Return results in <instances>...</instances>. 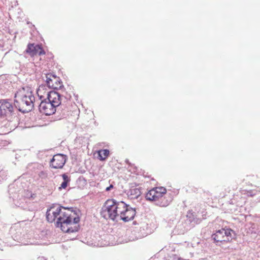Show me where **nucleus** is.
Masks as SVG:
<instances>
[{"label": "nucleus", "mask_w": 260, "mask_h": 260, "mask_svg": "<svg viewBox=\"0 0 260 260\" xmlns=\"http://www.w3.org/2000/svg\"><path fill=\"white\" fill-rule=\"evenodd\" d=\"M14 101L19 111L26 113L30 111L34 107L35 98L30 88L26 87L16 92Z\"/></svg>", "instance_id": "nucleus-1"}, {"label": "nucleus", "mask_w": 260, "mask_h": 260, "mask_svg": "<svg viewBox=\"0 0 260 260\" xmlns=\"http://www.w3.org/2000/svg\"><path fill=\"white\" fill-rule=\"evenodd\" d=\"M167 193L166 188L159 186L155 187L148 190L145 194L146 200L151 202H158L157 205L160 207L168 206L171 200L166 199L164 196Z\"/></svg>", "instance_id": "nucleus-2"}, {"label": "nucleus", "mask_w": 260, "mask_h": 260, "mask_svg": "<svg viewBox=\"0 0 260 260\" xmlns=\"http://www.w3.org/2000/svg\"><path fill=\"white\" fill-rule=\"evenodd\" d=\"M121 202H116L113 199H109L104 204L101 211V216L104 218L114 220L119 216V211L123 207Z\"/></svg>", "instance_id": "nucleus-3"}, {"label": "nucleus", "mask_w": 260, "mask_h": 260, "mask_svg": "<svg viewBox=\"0 0 260 260\" xmlns=\"http://www.w3.org/2000/svg\"><path fill=\"white\" fill-rule=\"evenodd\" d=\"M235 235L234 231L224 228L217 230L212 235V238L216 244H223L232 242Z\"/></svg>", "instance_id": "nucleus-4"}, {"label": "nucleus", "mask_w": 260, "mask_h": 260, "mask_svg": "<svg viewBox=\"0 0 260 260\" xmlns=\"http://www.w3.org/2000/svg\"><path fill=\"white\" fill-rule=\"evenodd\" d=\"M70 220L79 221L80 218L75 212L69 208L62 207L60 215L58 217V221H57V226H59V224L64 221L66 222Z\"/></svg>", "instance_id": "nucleus-5"}, {"label": "nucleus", "mask_w": 260, "mask_h": 260, "mask_svg": "<svg viewBox=\"0 0 260 260\" xmlns=\"http://www.w3.org/2000/svg\"><path fill=\"white\" fill-rule=\"evenodd\" d=\"M123 208L119 211V216L121 220L127 222L134 219L136 215V210L123 202L121 203Z\"/></svg>", "instance_id": "nucleus-6"}, {"label": "nucleus", "mask_w": 260, "mask_h": 260, "mask_svg": "<svg viewBox=\"0 0 260 260\" xmlns=\"http://www.w3.org/2000/svg\"><path fill=\"white\" fill-rule=\"evenodd\" d=\"M79 221L70 220L59 224L61 231L66 233L71 234L77 232L79 230L78 223Z\"/></svg>", "instance_id": "nucleus-7"}, {"label": "nucleus", "mask_w": 260, "mask_h": 260, "mask_svg": "<svg viewBox=\"0 0 260 260\" xmlns=\"http://www.w3.org/2000/svg\"><path fill=\"white\" fill-rule=\"evenodd\" d=\"M62 206L59 205H53L46 212V218L48 222H52L56 219H58L60 215Z\"/></svg>", "instance_id": "nucleus-8"}, {"label": "nucleus", "mask_w": 260, "mask_h": 260, "mask_svg": "<svg viewBox=\"0 0 260 260\" xmlns=\"http://www.w3.org/2000/svg\"><path fill=\"white\" fill-rule=\"evenodd\" d=\"M56 107L49 102L47 99L42 101L39 105V110L41 113L46 115H51L56 111Z\"/></svg>", "instance_id": "nucleus-9"}, {"label": "nucleus", "mask_w": 260, "mask_h": 260, "mask_svg": "<svg viewBox=\"0 0 260 260\" xmlns=\"http://www.w3.org/2000/svg\"><path fill=\"white\" fill-rule=\"evenodd\" d=\"M67 160L66 156L61 154L54 155L50 161V167L54 169H61Z\"/></svg>", "instance_id": "nucleus-10"}, {"label": "nucleus", "mask_w": 260, "mask_h": 260, "mask_svg": "<svg viewBox=\"0 0 260 260\" xmlns=\"http://www.w3.org/2000/svg\"><path fill=\"white\" fill-rule=\"evenodd\" d=\"M25 52L31 57L37 54L41 56L46 53L41 45H35L34 43L28 44Z\"/></svg>", "instance_id": "nucleus-11"}, {"label": "nucleus", "mask_w": 260, "mask_h": 260, "mask_svg": "<svg viewBox=\"0 0 260 260\" xmlns=\"http://www.w3.org/2000/svg\"><path fill=\"white\" fill-rule=\"evenodd\" d=\"M46 83L49 88L57 89L62 86V83L59 77L51 74L46 75Z\"/></svg>", "instance_id": "nucleus-12"}, {"label": "nucleus", "mask_w": 260, "mask_h": 260, "mask_svg": "<svg viewBox=\"0 0 260 260\" xmlns=\"http://www.w3.org/2000/svg\"><path fill=\"white\" fill-rule=\"evenodd\" d=\"M14 107L12 103L7 100L0 101V115H10L13 112Z\"/></svg>", "instance_id": "nucleus-13"}, {"label": "nucleus", "mask_w": 260, "mask_h": 260, "mask_svg": "<svg viewBox=\"0 0 260 260\" xmlns=\"http://www.w3.org/2000/svg\"><path fill=\"white\" fill-rule=\"evenodd\" d=\"M47 100L56 107L61 104L60 95L55 91H50Z\"/></svg>", "instance_id": "nucleus-14"}, {"label": "nucleus", "mask_w": 260, "mask_h": 260, "mask_svg": "<svg viewBox=\"0 0 260 260\" xmlns=\"http://www.w3.org/2000/svg\"><path fill=\"white\" fill-rule=\"evenodd\" d=\"M37 93L39 99L43 101L47 99L50 91H49L48 88L46 86L41 85L39 86L37 91Z\"/></svg>", "instance_id": "nucleus-15"}, {"label": "nucleus", "mask_w": 260, "mask_h": 260, "mask_svg": "<svg viewBox=\"0 0 260 260\" xmlns=\"http://www.w3.org/2000/svg\"><path fill=\"white\" fill-rule=\"evenodd\" d=\"M141 194V189L135 187H132L127 191V196L131 199H137Z\"/></svg>", "instance_id": "nucleus-16"}, {"label": "nucleus", "mask_w": 260, "mask_h": 260, "mask_svg": "<svg viewBox=\"0 0 260 260\" xmlns=\"http://www.w3.org/2000/svg\"><path fill=\"white\" fill-rule=\"evenodd\" d=\"M62 177L63 181L60 184V186L58 187V189L61 190L62 189H66L71 181L70 177L66 174L62 175Z\"/></svg>", "instance_id": "nucleus-17"}, {"label": "nucleus", "mask_w": 260, "mask_h": 260, "mask_svg": "<svg viewBox=\"0 0 260 260\" xmlns=\"http://www.w3.org/2000/svg\"><path fill=\"white\" fill-rule=\"evenodd\" d=\"M98 153L99 159L102 161L106 160L109 155V151L108 149L100 150Z\"/></svg>", "instance_id": "nucleus-18"}, {"label": "nucleus", "mask_w": 260, "mask_h": 260, "mask_svg": "<svg viewBox=\"0 0 260 260\" xmlns=\"http://www.w3.org/2000/svg\"><path fill=\"white\" fill-rule=\"evenodd\" d=\"M174 195H177L179 193V190L174 189L173 191Z\"/></svg>", "instance_id": "nucleus-19"}, {"label": "nucleus", "mask_w": 260, "mask_h": 260, "mask_svg": "<svg viewBox=\"0 0 260 260\" xmlns=\"http://www.w3.org/2000/svg\"><path fill=\"white\" fill-rule=\"evenodd\" d=\"M113 187V185H110V186L106 188V191H109L110 190L111 188H112Z\"/></svg>", "instance_id": "nucleus-20"}, {"label": "nucleus", "mask_w": 260, "mask_h": 260, "mask_svg": "<svg viewBox=\"0 0 260 260\" xmlns=\"http://www.w3.org/2000/svg\"><path fill=\"white\" fill-rule=\"evenodd\" d=\"M66 98L67 99H70L71 98V96L70 95H69V96H66Z\"/></svg>", "instance_id": "nucleus-21"}]
</instances>
